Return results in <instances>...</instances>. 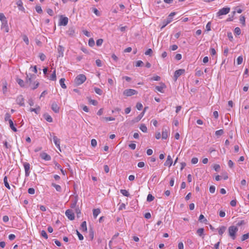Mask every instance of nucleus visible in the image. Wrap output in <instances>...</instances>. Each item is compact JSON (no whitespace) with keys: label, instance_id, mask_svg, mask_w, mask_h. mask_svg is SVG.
Here are the masks:
<instances>
[{"label":"nucleus","instance_id":"obj_55","mask_svg":"<svg viewBox=\"0 0 249 249\" xmlns=\"http://www.w3.org/2000/svg\"><path fill=\"white\" fill-rule=\"evenodd\" d=\"M143 64V63L142 61L139 60L136 62V67H141V66H142Z\"/></svg>","mask_w":249,"mask_h":249},{"label":"nucleus","instance_id":"obj_58","mask_svg":"<svg viewBox=\"0 0 249 249\" xmlns=\"http://www.w3.org/2000/svg\"><path fill=\"white\" fill-rule=\"evenodd\" d=\"M198 162V159L197 158L194 157L192 158L191 160V162L193 164H196Z\"/></svg>","mask_w":249,"mask_h":249},{"label":"nucleus","instance_id":"obj_51","mask_svg":"<svg viewBox=\"0 0 249 249\" xmlns=\"http://www.w3.org/2000/svg\"><path fill=\"white\" fill-rule=\"evenodd\" d=\"M89 236L91 240H92L94 238V232L92 230H90L89 231Z\"/></svg>","mask_w":249,"mask_h":249},{"label":"nucleus","instance_id":"obj_43","mask_svg":"<svg viewBox=\"0 0 249 249\" xmlns=\"http://www.w3.org/2000/svg\"><path fill=\"white\" fill-rule=\"evenodd\" d=\"M243 62V57L239 56L237 58V63L238 65H240Z\"/></svg>","mask_w":249,"mask_h":249},{"label":"nucleus","instance_id":"obj_3","mask_svg":"<svg viewBox=\"0 0 249 249\" xmlns=\"http://www.w3.org/2000/svg\"><path fill=\"white\" fill-rule=\"evenodd\" d=\"M27 77L26 79L25 83L26 85H28V87H30L32 85V83H33V79H35L36 76L35 74H30V76L28 74L26 73ZM27 87V86H26Z\"/></svg>","mask_w":249,"mask_h":249},{"label":"nucleus","instance_id":"obj_39","mask_svg":"<svg viewBox=\"0 0 249 249\" xmlns=\"http://www.w3.org/2000/svg\"><path fill=\"white\" fill-rule=\"evenodd\" d=\"M10 117H11L10 114L8 113H6L5 115V118H4L5 121H8V122H9L10 120H12L10 119Z\"/></svg>","mask_w":249,"mask_h":249},{"label":"nucleus","instance_id":"obj_16","mask_svg":"<svg viewBox=\"0 0 249 249\" xmlns=\"http://www.w3.org/2000/svg\"><path fill=\"white\" fill-rule=\"evenodd\" d=\"M146 108L145 107L144 109V110L142 112H141L137 117H136L134 119V121L135 122H138L141 120V119L142 118V117L143 116V115L144 114V112H145V110H146Z\"/></svg>","mask_w":249,"mask_h":249},{"label":"nucleus","instance_id":"obj_13","mask_svg":"<svg viewBox=\"0 0 249 249\" xmlns=\"http://www.w3.org/2000/svg\"><path fill=\"white\" fill-rule=\"evenodd\" d=\"M168 136V128L163 127L162 131V139H166Z\"/></svg>","mask_w":249,"mask_h":249},{"label":"nucleus","instance_id":"obj_26","mask_svg":"<svg viewBox=\"0 0 249 249\" xmlns=\"http://www.w3.org/2000/svg\"><path fill=\"white\" fill-rule=\"evenodd\" d=\"M101 211L99 209H94L93 211V217L96 218L98 214L100 213Z\"/></svg>","mask_w":249,"mask_h":249},{"label":"nucleus","instance_id":"obj_62","mask_svg":"<svg viewBox=\"0 0 249 249\" xmlns=\"http://www.w3.org/2000/svg\"><path fill=\"white\" fill-rule=\"evenodd\" d=\"M211 23L210 22H209L206 26V30L208 31H209L211 30Z\"/></svg>","mask_w":249,"mask_h":249},{"label":"nucleus","instance_id":"obj_32","mask_svg":"<svg viewBox=\"0 0 249 249\" xmlns=\"http://www.w3.org/2000/svg\"><path fill=\"white\" fill-rule=\"evenodd\" d=\"M65 81V78H61L59 80L60 85L62 88L63 89H66L67 87L66 85L64 83V82Z\"/></svg>","mask_w":249,"mask_h":249},{"label":"nucleus","instance_id":"obj_30","mask_svg":"<svg viewBox=\"0 0 249 249\" xmlns=\"http://www.w3.org/2000/svg\"><path fill=\"white\" fill-rule=\"evenodd\" d=\"M55 72H56V71H55V70H54L50 77V80H51L52 81H55L56 80V76Z\"/></svg>","mask_w":249,"mask_h":249},{"label":"nucleus","instance_id":"obj_25","mask_svg":"<svg viewBox=\"0 0 249 249\" xmlns=\"http://www.w3.org/2000/svg\"><path fill=\"white\" fill-rule=\"evenodd\" d=\"M9 126L11 128V129L13 130L14 132H16L17 131V129L16 127L15 126L12 120H10V122H9Z\"/></svg>","mask_w":249,"mask_h":249},{"label":"nucleus","instance_id":"obj_27","mask_svg":"<svg viewBox=\"0 0 249 249\" xmlns=\"http://www.w3.org/2000/svg\"><path fill=\"white\" fill-rule=\"evenodd\" d=\"M204 228H199L198 229L196 233L199 236H203L204 235Z\"/></svg>","mask_w":249,"mask_h":249},{"label":"nucleus","instance_id":"obj_48","mask_svg":"<svg viewBox=\"0 0 249 249\" xmlns=\"http://www.w3.org/2000/svg\"><path fill=\"white\" fill-rule=\"evenodd\" d=\"M28 193L31 195H34L35 193V190L33 188H30L28 190Z\"/></svg>","mask_w":249,"mask_h":249},{"label":"nucleus","instance_id":"obj_56","mask_svg":"<svg viewBox=\"0 0 249 249\" xmlns=\"http://www.w3.org/2000/svg\"><path fill=\"white\" fill-rule=\"evenodd\" d=\"M215 188L214 186H211L209 188V191L211 193H214L215 192Z\"/></svg>","mask_w":249,"mask_h":249},{"label":"nucleus","instance_id":"obj_61","mask_svg":"<svg viewBox=\"0 0 249 249\" xmlns=\"http://www.w3.org/2000/svg\"><path fill=\"white\" fill-rule=\"evenodd\" d=\"M47 12L50 16H53V10L50 8L47 9Z\"/></svg>","mask_w":249,"mask_h":249},{"label":"nucleus","instance_id":"obj_14","mask_svg":"<svg viewBox=\"0 0 249 249\" xmlns=\"http://www.w3.org/2000/svg\"><path fill=\"white\" fill-rule=\"evenodd\" d=\"M172 159L170 155H168L166 161L164 162L165 166H171L172 164Z\"/></svg>","mask_w":249,"mask_h":249},{"label":"nucleus","instance_id":"obj_54","mask_svg":"<svg viewBox=\"0 0 249 249\" xmlns=\"http://www.w3.org/2000/svg\"><path fill=\"white\" fill-rule=\"evenodd\" d=\"M249 238V233L244 234L242 236V240H245Z\"/></svg>","mask_w":249,"mask_h":249},{"label":"nucleus","instance_id":"obj_63","mask_svg":"<svg viewBox=\"0 0 249 249\" xmlns=\"http://www.w3.org/2000/svg\"><path fill=\"white\" fill-rule=\"evenodd\" d=\"M39 58L42 61H44L46 58V56L43 53H40L39 54Z\"/></svg>","mask_w":249,"mask_h":249},{"label":"nucleus","instance_id":"obj_7","mask_svg":"<svg viewBox=\"0 0 249 249\" xmlns=\"http://www.w3.org/2000/svg\"><path fill=\"white\" fill-rule=\"evenodd\" d=\"M23 166L25 170V175L26 177H28L30 173V165L28 162H24Z\"/></svg>","mask_w":249,"mask_h":249},{"label":"nucleus","instance_id":"obj_9","mask_svg":"<svg viewBox=\"0 0 249 249\" xmlns=\"http://www.w3.org/2000/svg\"><path fill=\"white\" fill-rule=\"evenodd\" d=\"M40 158L45 161H49L51 160V157L46 153L42 152L40 154Z\"/></svg>","mask_w":249,"mask_h":249},{"label":"nucleus","instance_id":"obj_11","mask_svg":"<svg viewBox=\"0 0 249 249\" xmlns=\"http://www.w3.org/2000/svg\"><path fill=\"white\" fill-rule=\"evenodd\" d=\"M1 29L6 33H8L9 32V28L8 26L7 20L1 22Z\"/></svg>","mask_w":249,"mask_h":249},{"label":"nucleus","instance_id":"obj_57","mask_svg":"<svg viewBox=\"0 0 249 249\" xmlns=\"http://www.w3.org/2000/svg\"><path fill=\"white\" fill-rule=\"evenodd\" d=\"M93 13L97 16H100V13L99 12V11L96 8H93Z\"/></svg>","mask_w":249,"mask_h":249},{"label":"nucleus","instance_id":"obj_38","mask_svg":"<svg viewBox=\"0 0 249 249\" xmlns=\"http://www.w3.org/2000/svg\"><path fill=\"white\" fill-rule=\"evenodd\" d=\"M154 199V197L151 194H148L147 197V201L148 202H151Z\"/></svg>","mask_w":249,"mask_h":249},{"label":"nucleus","instance_id":"obj_37","mask_svg":"<svg viewBox=\"0 0 249 249\" xmlns=\"http://www.w3.org/2000/svg\"><path fill=\"white\" fill-rule=\"evenodd\" d=\"M0 20L1 21V22L7 20L3 13H0Z\"/></svg>","mask_w":249,"mask_h":249},{"label":"nucleus","instance_id":"obj_23","mask_svg":"<svg viewBox=\"0 0 249 249\" xmlns=\"http://www.w3.org/2000/svg\"><path fill=\"white\" fill-rule=\"evenodd\" d=\"M80 230L82 231H87V223L86 221H83L81 223Z\"/></svg>","mask_w":249,"mask_h":249},{"label":"nucleus","instance_id":"obj_41","mask_svg":"<svg viewBox=\"0 0 249 249\" xmlns=\"http://www.w3.org/2000/svg\"><path fill=\"white\" fill-rule=\"evenodd\" d=\"M199 220L205 223L207 221V219L205 218L203 214H200L199 215Z\"/></svg>","mask_w":249,"mask_h":249},{"label":"nucleus","instance_id":"obj_8","mask_svg":"<svg viewBox=\"0 0 249 249\" xmlns=\"http://www.w3.org/2000/svg\"><path fill=\"white\" fill-rule=\"evenodd\" d=\"M66 216L71 220L74 219V214L71 210H67L65 212Z\"/></svg>","mask_w":249,"mask_h":249},{"label":"nucleus","instance_id":"obj_44","mask_svg":"<svg viewBox=\"0 0 249 249\" xmlns=\"http://www.w3.org/2000/svg\"><path fill=\"white\" fill-rule=\"evenodd\" d=\"M53 142H54V143L55 146L57 147V148L58 149V150L61 152V150L60 146V141H53Z\"/></svg>","mask_w":249,"mask_h":249},{"label":"nucleus","instance_id":"obj_50","mask_svg":"<svg viewBox=\"0 0 249 249\" xmlns=\"http://www.w3.org/2000/svg\"><path fill=\"white\" fill-rule=\"evenodd\" d=\"M23 40L26 43V44L27 45L29 44V41L28 37L24 35L23 36Z\"/></svg>","mask_w":249,"mask_h":249},{"label":"nucleus","instance_id":"obj_17","mask_svg":"<svg viewBox=\"0 0 249 249\" xmlns=\"http://www.w3.org/2000/svg\"><path fill=\"white\" fill-rule=\"evenodd\" d=\"M17 102L18 104L20 106L24 105V98L22 95H20L17 97Z\"/></svg>","mask_w":249,"mask_h":249},{"label":"nucleus","instance_id":"obj_45","mask_svg":"<svg viewBox=\"0 0 249 249\" xmlns=\"http://www.w3.org/2000/svg\"><path fill=\"white\" fill-rule=\"evenodd\" d=\"M234 34L237 35H239L241 34V30L239 27H236L234 29Z\"/></svg>","mask_w":249,"mask_h":249},{"label":"nucleus","instance_id":"obj_42","mask_svg":"<svg viewBox=\"0 0 249 249\" xmlns=\"http://www.w3.org/2000/svg\"><path fill=\"white\" fill-rule=\"evenodd\" d=\"M88 44H89V46L90 47L93 46L95 44L94 39L92 38H90L89 40Z\"/></svg>","mask_w":249,"mask_h":249},{"label":"nucleus","instance_id":"obj_18","mask_svg":"<svg viewBox=\"0 0 249 249\" xmlns=\"http://www.w3.org/2000/svg\"><path fill=\"white\" fill-rule=\"evenodd\" d=\"M16 81L21 87H26V84L25 82H24L22 79L18 78L16 79Z\"/></svg>","mask_w":249,"mask_h":249},{"label":"nucleus","instance_id":"obj_22","mask_svg":"<svg viewBox=\"0 0 249 249\" xmlns=\"http://www.w3.org/2000/svg\"><path fill=\"white\" fill-rule=\"evenodd\" d=\"M224 133V131L223 129H220L219 130H217L215 132V136L216 137V139L219 138L220 136H221Z\"/></svg>","mask_w":249,"mask_h":249},{"label":"nucleus","instance_id":"obj_24","mask_svg":"<svg viewBox=\"0 0 249 249\" xmlns=\"http://www.w3.org/2000/svg\"><path fill=\"white\" fill-rule=\"evenodd\" d=\"M52 186H53V187H54L57 192H61L62 191V188L60 185L56 184L54 183H52Z\"/></svg>","mask_w":249,"mask_h":249},{"label":"nucleus","instance_id":"obj_31","mask_svg":"<svg viewBox=\"0 0 249 249\" xmlns=\"http://www.w3.org/2000/svg\"><path fill=\"white\" fill-rule=\"evenodd\" d=\"M3 182H4V185L8 189H10L11 188H10V186L9 184V183L8 182V181H7V178L6 176H5L4 178V179H3Z\"/></svg>","mask_w":249,"mask_h":249},{"label":"nucleus","instance_id":"obj_12","mask_svg":"<svg viewBox=\"0 0 249 249\" xmlns=\"http://www.w3.org/2000/svg\"><path fill=\"white\" fill-rule=\"evenodd\" d=\"M51 108L55 113H58L59 111V107L55 102L52 103Z\"/></svg>","mask_w":249,"mask_h":249},{"label":"nucleus","instance_id":"obj_60","mask_svg":"<svg viewBox=\"0 0 249 249\" xmlns=\"http://www.w3.org/2000/svg\"><path fill=\"white\" fill-rule=\"evenodd\" d=\"M227 36H228V38H229V39L231 41H232V40L233 39V36H232V33L231 32H228L227 33Z\"/></svg>","mask_w":249,"mask_h":249},{"label":"nucleus","instance_id":"obj_28","mask_svg":"<svg viewBox=\"0 0 249 249\" xmlns=\"http://www.w3.org/2000/svg\"><path fill=\"white\" fill-rule=\"evenodd\" d=\"M120 193L124 196L128 197L130 196V194L129 192L125 189H121L120 190Z\"/></svg>","mask_w":249,"mask_h":249},{"label":"nucleus","instance_id":"obj_52","mask_svg":"<svg viewBox=\"0 0 249 249\" xmlns=\"http://www.w3.org/2000/svg\"><path fill=\"white\" fill-rule=\"evenodd\" d=\"M142 105L140 103H138L136 105V107L139 110H141L142 108Z\"/></svg>","mask_w":249,"mask_h":249},{"label":"nucleus","instance_id":"obj_20","mask_svg":"<svg viewBox=\"0 0 249 249\" xmlns=\"http://www.w3.org/2000/svg\"><path fill=\"white\" fill-rule=\"evenodd\" d=\"M17 4L18 7V9L20 11H24L25 9L23 6V3L21 0H18L17 2Z\"/></svg>","mask_w":249,"mask_h":249},{"label":"nucleus","instance_id":"obj_59","mask_svg":"<svg viewBox=\"0 0 249 249\" xmlns=\"http://www.w3.org/2000/svg\"><path fill=\"white\" fill-rule=\"evenodd\" d=\"M220 166L219 164H214L213 166V169L216 171H218L220 170Z\"/></svg>","mask_w":249,"mask_h":249},{"label":"nucleus","instance_id":"obj_53","mask_svg":"<svg viewBox=\"0 0 249 249\" xmlns=\"http://www.w3.org/2000/svg\"><path fill=\"white\" fill-rule=\"evenodd\" d=\"M103 42V40L102 39H98L96 41V45L98 46H101Z\"/></svg>","mask_w":249,"mask_h":249},{"label":"nucleus","instance_id":"obj_47","mask_svg":"<svg viewBox=\"0 0 249 249\" xmlns=\"http://www.w3.org/2000/svg\"><path fill=\"white\" fill-rule=\"evenodd\" d=\"M41 235L42 237H43L44 238H45V239H47L48 238V235H47V234L46 233V232L44 231V230H42L41 231Z\"/></svg>","mask_w":249,"mask_h":249},{"label":"nucleus","instance_id":"obj_46","mask_svg":"<svg viewBox=\"0 0 249 249\" xmlns=\"http://www.w3.org/2000/svg\"><path fill=\"white\" fill-rule=\"evenodd\" d=\"M36 10L38 13H41L42 12V10L41 9V7L39 5L36 6Z\"/></svg>","mask_w":249,"mask_h":249},{"label":"nucleus","instance_id":"obj_1","mask_svg":"<svg viewBox=\"0 0 249 249\" xmlns=\"http://www.w3.org/2000/svg\"><path fill=\"white\" fill-rule=\"evenodd\" d=\"M86 80V77L85 75L80 74L77 75L74 79V82L77 86L83 84Z\"/></svg>","mask_w":249,"mask_h":249},{"label":"nucleus","instance_id":"obj_49","mask_svg":"<svg viewBox=\"0 0 249 249\" xmlns=\"http://www.w3.org/2000/svg\"><path fill=\"white\" fill-rule=\"evenodd\" d=\"M76 231L79 239L80 240H83L84 239L83 236L77 230H76Z\"/></svg>","mask_w":249,"mask_h":249},{"label":"nucleus","instance_id":"obj_29","mask_svg":"<svg viewBox=\"0 0 249 249\" xmlns=\"http://www.w3.org/2000/svg\"><path fill=\"white\" fill-rule=\"evenodd\" d=\"M39 84V83L38 82L35 81L32 83V85L30 87L32 89H35L38 87Z\"/></svg>","mask_w":249,"mask_h":249},{"label":"nucleus","instance_id":"obj_5","mask_svg":"<svg viewBox=\"0 0 249 249\" xmlns=\"http://www.w3.org/2000/svg\"><path fill=\"white\" fill-rule=\"evenodd\" d=\"M137 93V91L133 89H125L123 92V94L127 96H130Z\"/></svg>","mask_w":249,"mask_h":249},{"label":"nucleus","instance_id":"obj_33","mask_svg":"<svg viewBox=\"0 0 249 249\" xmlns=\"http://www.w3.org/2000/svg\"><path fill=\"white\" fill-rule=\"evenodd\" d=\"M226 227L225 226H222L219 228L218 230V233L222 235L226 230Z\"/></svg>","mask_w":249,"mask_h":249},{"label":"nucleus","instance_id":"obj_2","mask_svg":"<svg viewBox=\"0 0 249 249\" xmlns=\"http://www.w3.org/2000/svg\"><path fill=\"white\" fill-rule=\"evenodd\" d=\"M238 230V228L234 226H231L229 228L228 231L229 235L233 240H234L235 239V234L237 232Z\"/></svg>","mask_w":249,"mask_h":249},{"label":"nucleus","instance_id":"obj_4","mask_svg":"<svg viewBox=\"0 0 249 249\" xmlns=\"http://www.w3.org/2000/svg\"><path fill=\"white\" fill-rule=\"evenodd\" d=\"M230 11V7H224L219 10L217 13V16L220 17L221 16L225 15L228 14Z\"/></svg>","mask_w":249,"mask_h":249},{"label":"nucleus","instance_id":"obj_19","mask_svg":"<svg viewBox=\"0 0 249 249\" xmlns=\"http://www.w3.org/2000/svg\"><path fill=\"white\" fill-rule=\"evenodd\" d=\"M58 53H59V57H63V53L64 51V48L61 45H59L57 49Z\"/></svg>","mask_w":249,"mask_h":249},{"label":"nucleus","instance_id":"obj_35","mask_svg":"<svg viewBox=\"0 0 249 249\" xmlns=\"http://www.w3.org/2000/svg\"><path fill=\"white\" fill-rule=\"evenodd\" d=\"M94 91L95 92H96V93H97V94L98 95H102V93H103V91L102 90L100 89L99 88H96V87H95L94 88Z\"/></svg>","mask_w":249,"mask_h":249},{"label":"nucleus","instance_id":"obj_34","mask_svg":"<svg viewBox=\"0 0 249 249\" xmlns=\"http://www.w3.org/2000/svg\"><path fill=\"white\" fill-rule=\"evenodd\" d=\"M67 33L69 36H73L75 33L74 28L72 27L70 28L68 31Z\"/></svg>","mask_w":249,"mask_h":249},{"label":"nucleus","instance_id":"obj_64","mask_svg":"<svg viewBox=\"0 0 249 249\" xmlns=\"http://www.w3.org/2000/svg\"><path fill=\"white\" fill-rule=\"evenodd\" d=\"M240 22L243 25L245 24V18L244 16H241L240 18Z\"/></svg>","mask_w":249,"mask_h":249},{"label":"nucleus","instance_id":"obj_36","mask_svg":"<svg viewBox=\"0 0 249 249\" xmlns=\"http://www.w3.org/2000/svg\"><path fill=\"white\" fill-rule=\"evenodd\" d=\"M30 110L31 112H35L36 114H38L40 110V107H38L36 108H31Z\"/></svg>","mask_w":249,"mask_h":249},{"label":"nucleus","instance_id":"obj_21","mask_svg":"<svg viewBox=\"0 0 249 249\" xmlns=\"http://www.w3.org/2000/svg\"><path fill=\"white\" fill-rule=\"evenodd\" d=\"M43 117L48 122L51 123L53 122L52 117L47 113L44 114Z\"/></svg>","mask_w":249,"mask_h":249},{"label":"nucleus","instance_id":"obj_15","mask_svg":"<svg viewBox=\"0 0 249 249\" xmlns=\"http://www.w3.org/2000/svg\"><path fill=\"white\" fill-rule=\"evenodd\" d=\"M160 86H156L155 89L156 90H157L158 91L163 93V89L165 88V85L164 84L161 83L160 84Z\"/></svg>","mask_w":249,"mask_h":249},{"label":"nucleus","instance_id":"obj_10","mask_svg":"<svg viewBox=\"0 0 249 249\" xmlns=\"http://www.w3.org/2000/svg\"><path fill=\"white\" fill-rule=\"evenodd\" d=\"M68 23V18L67 17H64L62 16H61L59 21V25L66 26Z\"/></svg>","mask_w":249,"mask_h":249},{"label":"nucleus","instance_id":"obj_40","mask_svg":"<svg viewBox=\"0 0 249 249\" xmlns=\"http://www.w3.org/2000/svg\"><path fill=\"white\" fill-rule=\"evenodd\" d=\"M140 129L143 132H146L147 130V127L144 124H141Z\"/></svg>","mask_w":249,"mask_h":249},{"label":"nucleus","instance_id":"obj_6","mask_svg":"<svg viewBox=\"0 0 249 249\" xmlns=\"http://www.w3.org/2000/svg\"><path fill=\"white\" fill-rule=\"evenodd\" d=\"M185 72V70L184 69H179L175 71L174 75V80L176 81L178 79V77H179L181 75L183 74Z\"/></svg>","mask_w":249,"mask_h":249}]
</instances>
